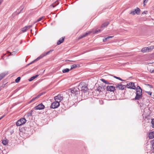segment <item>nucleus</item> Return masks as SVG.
<instances>
[{
  "instance_id": "nucleus-34",
  "label": "nucleus",
  "mask_w": 154,
  "mask_h": 154,
  "mask_svg": "<svg viewBox=\"0 0 154 154\" xmlns=\"http://www.w3.org/2000/svg\"><path fill=\"white\" fill-rule=\"evenodd\" d=\"M145 85L147 86H149L150 88H153V87L151 85H150L148 84H145Z\"/></svg>"
},
{
  "instance_id": "nucleus-14",
  "label": "nucleus",
  "mask_w": 154,
  "mask_h": 154,
  "mask_svg": "<svg viewBox=\"0 0 154 154\" xmlns=\"http://www.w3.org/2000/svg\"><path fill=\"white\" fill-rule=\"evenodd\" d=\"M45 93H40L36 97H35L33 98L29 102V103H31L32 102L34 101L35 100L38 98L40 97L41 95H42L43 94H44Z\"/></svg>"
},
{
  "instance_id": "nucleus-44",
  "label": "nucleus",
  "mask_w": 154,
  "mask_h": 154,
  "mask_svg": "<svg viewBox=\"0 0 154 154\" xmlns=\"http://www.w3.org/2000/svg\"><path fill=\"white\" fill-rule=\"evenodd\" d=\"M23 8H22V9L18 13V14L20 13V12H21L22 11V10H23Z\"/></svg>"
},
{
  "instance_id": "nucleus-48",
  "label": "nucleus",
  "mask_w": 154,
  "mask_h": 154,
  "mask_svg": "<svg viewBox=\"0 0 154 154\" xmlns=\"http://www.w3.org/2000/svg\"><path fill=\"white\" fill-rule=\"evenodd\" d=\"M153 56H154V53L153 54Z\"/></svg>"
},
{
  "instance_id": "nucleus-13",
  "label": "nucleus",
  "mask_w": 154,
  "mask_h": 154,
  "mask_svg": "<svg viewBox=\"0 0 154 154\" xmlns=\"http://www.w3.org/2000/svg\"><path fill=\"white\" fill-rule=\"evenodd\" d=\"M106 90L107 91L114 92L116 90V87L112 86H108L107 87Z\"/></svg>"
},
{
  "instance_id": "nucleus-7",
  "label": "nucleus",
  "mask_w": 154,
  "mask_h": 154,
  "mask_svg": "<svg viewBox=\"0 0 154 154\" xmlns=\"http://www.w3.org/2000/svg\"><path fill=\"white\" fill-rule=\"evenodd\" d=\"M60 105V103L58 102L55 101L51 103L50 108L52 109H55L58 107Z\"/></svg>"
},
{
  "instance_id": "nucleus-15",
  "label": "nucleus",
  "mask_w": 154,
  "mask_h": 154,
  "mask_svg": "<svg viewBox=\"0 0 154 154\" xmlns=\"http://www.w3.org/2000/svg\"><path fill=\"white\" fill-rule=\"evenodd\" d=\"M32 27V26H26L22 29L21 31L23 32H24L26 31L27 30L29 29Z\"/></svg>"
},
{
  "instance_id": "nucleus-12",
  "label": "nucleus",
  "mask_w": 154,
  "mask_h": 154,
  "mask_svg": "<svg viewBox=\"0 0 154 154\" xmlns=\"http://www.w3.org/2000/svg\"><path fill=\"white\" fill-rule=\"evenodd\" d=\"M115 87L117 89L122 90L124 89L125 88V86L124 85L118 84L116 85Z\"/></svg>"
},
{
  "instance_id": "nucleus-23",
  "label": "nucleus",
  "mask_w": 154,
  "mask_h": 154,
  "mask_svg": "<svg viewBox=\"0 0 154 154\" xmlns=\"http://www.w3.org/2000/svg\"><path fill=\"white\" fill-rule=\"evenodd\" d=\"M101 80L102 82H103L107 84L111 85L112 84V83H109L106 80H105L103 79H101Z\"/></svg>"
},
{
  "instance_id": "nucleus-8",
  "label": "nucleus",
  "mask_w": 154,
  "mask_h": 154,
  "mask_svg": "<svg viewBox=\"0 0 154 154\" xmlns=\"http://www.w3.org/2000/svg\"><path fill=\"white\" fill-rule=\"evenodd\" d=\"M126 87L128 88L135 90L136 89V86L134 83L132 82H130L128 83L126 85Z\"/></svg>"
},
{
  "instance_id": "nucleus-30",
  "label": "nucleus",
  "mask_w": 154,
  "mask_h": 154,
  "mask_svg": "<svg viewBox=\"0 0 154 154\" xmlns=\"http://www.w3.org/2000/svg\"><path fill=\"white\" fill-rule=\"evenodd\" d=\"M135 89H136V91L139 90H142L141 87L139 86H137L136 88V87Z\"/></svg>"
},
{
  "instance_id": "nucleus-31",
  "label": "nucleus",
  "mask_w": 154,
  "mask_h": 154,
  "mask_svg": "<svg viewBox=\"0 0 154 154\" xmlns=\"http://www.w3.org/2000/svg\"><path fill=\"white\" fill-rule=\"evenodd\" d=\"M43 18V17H41L40 18H39L34 23H37L38 22L40 21H41L42 20V19Z\"/></svg>"
},
{
  "instance_id": "nucleus-38",
  "label": "nucleus",
  "mask_w": 154,
  "mask_h": 154,
  "mask_svg": "<svg viewBox=\"0 0 154 154\" xmlns=\"http://www.w3.org/2000/svg\"><path fill=\"white\" fill-rule=\"evenodd\" d=\"M147 13V11H144L142 13V14H146Z\"/></svg>"
},
{
  "instance_id": "nucleus-11",
  "label": "nucleus",
  "mask_w": 154,
  "mask_h": 154,
  "mask_svg": "<svg viewBox=\"0 0 154 154\" xmlns=\"http://www.w3.org/2000/svg\"><path fill=\"white\" fill-rule=\"evenodd\" d=\"M140 11V9L139 8H137L136 9H135L134 10L132 11L131 12L130 14L133 15H134L135 14H139Z\"/></svg>"
},
{
  "instance_id": "nucleus-29",
  "label": "nucleus",
  "mask_w": 154,
  "mask_h": 154,
  "mask_svg": "<svg viewBox=\"0 0 154 154\" xmlns=\"http://www.w3.org/2000/svg\"><path fill=\"white\" fill-rule=\"evenodd\" d=\"M32 110H31L27 114L26 116H32Z\"/></svg>"
},
{
  "instance_id": "nucleus-40",
  "label": "nucleus",
  "mask_w": 154,
  "mask_h": 154,
  "mask_svg": "<svg viewBox=\"0 0 154 154\" xmlns=\"http://www.w3.org/2000/svg\"><path fill=\"white\" fill-rule=\"evenodd\" d=\"M148 1V0H143V2H144V3L145 2H146V3Z\"/></svg>"
},
{
  "instance_id": "nucleus-27",
  "label": "nucleus",
  "mask_w": 154,
  "mask_h": 154,
  "mask_svg": "<svg viewBox=\"0 0 154 154\" xmlns=\"http://www.w3.org/2000/svg\"><path fill=\"white\" fill-rule=\"evenodd\" d=\"M20 77H17L15 80V82L16 83H18L20 81Z\"/></svg>"
},
{
  "instance_id": "nucleus-19",
  "label": "nucleus",
  "mask_w": 154,
  "mask_h": 154,
  "mask_svg": "<svg viewBox=\"0 0 154 154\" xmlns=\"http://www.w3.org/2000/svg\"><path fill=\"white\" fill-rule=\"evenodd\" d=\"M7 75V73L3 72L0 74V81Z\"/></svg>"
},
{
  "instance_id": "nucleus-47",
  "label": "nucleus",
  "mask_w": 154,
  "mask_h": 154,
  "mask_svg": "<svg viewBox=\"0 0 154 154\" xmlns=\"http://www.w3.org/2000/svg\"><path fill=\"white\" fill-rule=\"evenodd\" d=\"M32 29H31V32L32 31Z\"/></svg>"
},
{
  "instance_id": "nucleus-21",
  "label": "nucleus",
  "mask_w": 154,
  "mask_h": 154,
  "mask_svg": "<svg viewBox=\"0 0 154 154\" xmlns=\"http://www.w3.org/2000/svg\"><path fill=\"white\" fill-rule=\"evenodd\" d=\"M38 75H35V76H33L32 77H31L29 79V82H31L32 81L33 79H35L36 78H37V77H38Z\"/></svg>"
},
{
  "instance_id": "nucleus-39",
  "label": "nucleus",
  "mask_w": 154,
  "mask_h": 154,
  "mask_svg": "<svg viewBox=\"0 0 154 154\" xmlns=\"http://www.w3.org/2000/svg\"><path fill=\"white\" fill-rule=\"evenodd\" d=\"M107 39L106 38H105L104 39H103V42H106V41Z\"/></svg>"
},
{
  "instance_id": "nucleus-1",
  "label": "nucleus",
  "mask_w": 154,
  "mask_h": 154,
  "mask_svg": "<svg viewBox=\"0 0 154 154\" xmlns=\"http://www.w3.org/2000/svg\"><path fill=\"white\" fill-rule=\"evenodd\" d=\"M53 51H54L53 50H51L47 52H45V53L42 54L39 57H38L37 59H36L35 60H33V61H32L31 62L29 63L27 65H29L31 64H32L33 63H34L35 62L39 60V59L42 58L43 57L45 56L46 55L50 53L51 52H52Z\"/></svg>"
},
{
  "instance_id": "nucleus-42",
  "label": "nucleus",
  "mask_w": 154,
  "mask_h": 154,
  "mask_svg": "<svg viewBox=\"0 0 154 154\" xmlns=\"http://www.w3.org/2000/svg\"><path fill=\"white\" fill-rule=\"evenodd\" d=\"M4 116H2L0 118V120H1L2 118H3V117H4Z\"/></svg>"
},
{
  "instance_id": "nucleus-16",
  "label": "nucleus",
  "mask_w": 154,
  "mask_h": 154,
  "mask_svg": "<svg viewBox=\"0 0 154 154\" xmlns=\"http://www.w3.org/2000/svg\"><path fill=\"white\" fill-rule=\"evenodd\" d=\"M65 37H63L61 38L57 42V45H59L62 43L64 41Z\"/></svg>"
},
{
  "instance_id": "nucleus-41",
  "label": "nucleus",
  "mask_w": 154,
  "mask_h": 154,
  "mask_svg": "<svg viewBox=\"0 0 154 154\" xmlns=\"http://www.w3.org/2000/svg\"><path fill=\"white\" fill-rule=\"evenodd\" d=\"M150 72L151 73L154 72V69L153 70H152V71H151V70H150Z\"/></svg>"
},
{
  "instance_id": "nucleus-43",
  "label": "nucleus",
  "mask_w": 154,
  "mask_h": 154,
  "mask_svg": "<svg viewBox=\"0 0 154 154\" xmlns=\"http://www.w3.org/2000/svg\"><path fill=\"white\" fill-rule=\"evenodd\" d=\"M3 1V0H0V5L1 4V3Z\"/></svg>"
},
{
  "instance_id": "nucleus-36",
  "label": "nucleus",
  "mask_w": 154,
  "mask_h": 154,
  "mask_svg": "<svg viewBox=\"0 0 154 154\" xmlns=\"http://www.w3.org/2000/svg\"><path fill=\"white\" fill-rule=\"evenodd\" d=\"M148 94L151 95L152 94V92L150 91H146V92Z\"/></svg>"
},
{
  "instance_id": "nucleus-3",
  "label": "nucleus",
  "mask_w": 154,
  "mask_h": 154,
  "mask_svg": "<svg viewBox=\"0 0 154 154\" xmlns=\"http://www.w3.org/2000/svg\"><path fill=\"white\" fill-rule=\"evenodd\" d=\"M79 88L80 89V91H83L85 92H86L88 90L87 85L85 83H79L78 86Z\"/></svg>"
},
{
  "instance_id": "nucleus-28",
  "label": "nucleus",
  "mask_w": 154,
  "mask_h": 154,
  "mask_svg": "<svg viewBox=\"0 0 154 154\" xmlns=\"http://www.w3.org/2000/svg\"><path fill=\"white\" fill-rule=\"evenodd\" d=\"M2 143L4 145H6L8 143V141L6 140H4L2 141Z\"/></svg>"
},
{
  "instance_id": "nucleus-46",
  "label": "nucleus",
  "mask_w": 154,
  "mask_h": 154,
  "mask_svg": "<svg viewBox=\"0 0 154 154\" xmlns=\"http://www.w3.org/2000/svg\"><path fill=\"white\" fill-rule=\"evenodd\" d=\"M55 7V6H53V7L54 8Z\"/></svg>"
},
{
  "instance_id": "nucleus-17",
  "label": "nucleus",
  "mask_w": 154,
  "mask_h": 154,
  "mask_svg": "<svg viewBox=\"0 0 154 154\" xmlns=\"http://www.w3.org/2000/svg\"><path fill=\"white\" fill-rule=\"evenodd\" d=\"M149 137L150 139H152L154 138V131L149 133Z\"/></svg>"
},
{
  "instance_id": "nucleus-35",
  "label": "nucleus",
  "mask_w": 154,
  "mask_h": 154,
  "mask_svg": "<svg viewBox=\"0 0 154 154\" xmlns=\"http://www.w3.org/2000/svg\"><path fill=\"white\" fill-rule=\"evenodd\" d=\"M114 77L117 79H119L121 81H123V80L119 77H117L116 76H114Z\"/></svg>"
},
{
  "instance_id": "nucleus-32",
  "label": "nucleus",
  "mask_w": 154,
  "mask_h": 154,
  "mask_svg": "<svg viewBox=\"0 0 154 154\" xmlns=\"http://www.w3.org/2000/svg\"><path fill=\"white\" fill-rule=\"evenodd\" d=\"M151 123L152 125V128H154V119H152Z\"/></svg>"
},
{
  "instance_id": "nucleus-25",
  "label": "nucleus",
  "mask_w": 154,
  "mask_h": 154,
  "mask_svg": "<svg viewBox=\"0 0 154 154\" xmlns=\"http://www.w3.org/2000/svg\"><path fill=\"white\" fill-rule=\"evenodd\" d=\"M70 70V69L68 68H66L63 70L62 72L63 73H66L69 72Z\"/></svg>"
},
{
  "instance_id": "nucleus-5",
  "label": "nucleus",
  "mask_w": 154,
  "mask_h": 154,
  "mask_svg": "<svg viewBox=\"0 0 154 154\" xmlns=\"http://www.w3.org/2000/svg\"><path fill=\"white\" fill-rule=\"evenodd\" d=\"M153 49V47H152V46H151L143 48L141 50V51L143 53L149 52H150Z\"/></svg>"
},
{
  "instance_id": "nucleus-10",
  "label": "nucleus",
  "mask_w": 154,
  "mask_h": 154,
  "mask_svg": "<svg viewBox=\"0 0 154 154\" xmlns=\"http://www.w3.org/2000/svg\"><path fill=\"white\" fill-rule=\"evenodd\" d=\"M55 101H57L59 103L63 99V97L61 95L59 94L54 98Z\"/></svg>"
},
{
  "instance_id": "nucleus-18",
  "label": "nucleus",
  "mask_w": 154,
  "mask_h": 154,
  "mask_svg": "<svg viewBox=\"0 0 154 154\" xmlns=\"http://www.w3.org/2000/svg\"><path fill=\"white\" fill-rule=\"evenodd\" d=\"M91 33V32H89L88 33L86 32L85 34H82V35L81 36H80L79 37V39H81L82 38H84V37H85V36H87L89 34H90Z\"/></svg>"
},
{
  "instance_id": "nucleus-22",
  "label": "nucleus",
  "mask_w": 154,
  "mask_h": 154,
  "mask_svg": "<svg viewBox=\"0 0 154 154\" xmlns=\"http://www.w3.org/2000/svg\"><path fill=\"white\" fill-rule=\"evenodd\" d=\"M109 22H108L104 23L102 25L101 27H106L109 24Z\"/></svg>"
},
{
  "instance_id": "nucleus-26",
  "label": "nucleus",
  "mask_w": 154,
  "mask_h": 154,
  "mask_svg": "<svg viewBox=\"0 0 154 154\" xmlns=\"http://www.w3.org/2000/svg\"><path fill=\"white\" fill-rule=\"evenodd\" d=\"M101 30H102L101 29L93 30V31H92V32L93 34H96L98 32H100V31Z\"/></svg>"
},
{
  "instance_id": "nucleus-20",
  "label": "nucleus",
  "mask_w": 154,
  "mask_h": 154,
  "mask_svg": "<svg viewBox=\"0 0 154 154\" xmlns=\"http://www.w3.org/2000/svg\"><path fill=\"white\" fill-rule=\"evenodd\" d=\"M97 90L99 91H102L104 90V88L103 87L99 86L97 88Z\"/></svg>"
},
{
  "instance_id": "nucleus-24",
  "label": "nucleus",
  "mask_w": 154,
  "mask_h": 154,
  "mask_svg": "<svg viewBox=\"0 0 154 154\" xmlns=\"http://www.w3.org/2000/svg\"><path fill=\"white\" fill-rule=\"evenodd\" d=\"M79 66V65H78V66H77V65L76 64H74L71 66V68L70 69V70H71L74 68H75L77 67H78Z\"/></svg>"
},
{
  "instance_id": "nucleus-6",
  "label": "nucleus",
  "mask_w": 154,
  "mask_h": 154,
  "mask_svg": "<svg viewBox=\"0 0 154 154\" xmlns=\"http://www.w3.org/2000/svg\"><path fill=\"white\" fill-rule=\"evenodd\" d=\"M26 120L25 118H22L19 119L16 122V125L17 126H20L24 124Z\"/></svg>"
},
{
  "instance_id": "nucleus-45",
  "label": "nucleus",
  "mask_w": 154,
  "mask_h": 154,
  "mask_svg": "<svg viewBox=\"0 0 154 154\" xmlns=\"http://www.w3.org/2000/svg\"><path fill=\"white\" fill-rule=\"evenodd\" d=\"M152 47H153V49L154 48V46H152Z\"/></svg>"
},
{
  "instance_id": "nucleus-9",
  "label": "nucleus",
  "mask_w": 154,
  "mask_h": 154,
  "mask_svg": "<svg viewBox=\"0 0 154 154\" xmlns=\"http://www.w3.org/2000/svg\"><path fill=\"white\" fill-rule=\"evenodd\" d=\"M45 108V106L42 103H40L37 106L34 107V109L35 110H42L44 109Z\"/></svg>"
},
{
  "instance_id": "nucleus-4",
  "label": "nucleus",
  "mask_w": 154,
  "mask_h": 154,
  "mask_svg": "<svg viewBox=\"0 0 154 154\" xmlns=\"http://www.w3.org/2000/svg\"><path fill=\"white\" fill-rule=\"evenodd\" d=\"M136 95L134 98L135 100H139L142 97V90L136 91Z\"/></svg>"
},
{
  "instance_id": "nucleus-2",
  "label": "nucleus",
  "mask_w": 154,
  "mask_h": 154,
  "mask_svg": "<svg viewBox=\"0 0 154 154\" xmlns=\"http://www.w3.org/2000/svg\"><path fill=\"white\" fill-rule=\"evenodd\" d=\"M69 90H70L71 94V95L72 96H74L79 94L80 93V89L79 88L78 86V87H75L71 88Z\"/></svg>"
},
{
  "instance_id": "nucleus-37",
  "label": "nucleus",
  "mask_w": 154,
  "mask_h": 154,
  "mask_svg": "<svg viewBox=\"0 0 154 154\" xmlns=\"http://www.w3.org/2000/svg\"><path fill=\"white\" fill-rule=\"evenodd\" d=\"M113 37V36H109L106 37L107 39H109V38H112Z\"/></svg>"
},
{
  "instance_id": "nucleus-33",
  "label": "nucleus",
  "mask_w": 154,
  "mask_h": 154,
  "mask_svg": "<svg viewBox=\"0 0 154 154\" xmlns=\"http://www.w3.org/2000/svg\"><path fill=\"white\" fill-rule=\"evenodd\" d=\"M151 143L152 145V147L154 149V139L151 141Z\"/></svg>"
}]
</instances>
